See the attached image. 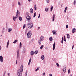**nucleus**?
<instances>
[{
    "label": "nucleus",
    "instance_id": "f257e3e1",
    "mask_svg": "<svg viewBox=\"0 0 76 76\" xmlns=\"http://www.w3.org/2000/svg\"><path fill=\"white\" fill-rule=\"evenodd\" d=\"M20 69H19L17 71V73L18 76H22V72L23 70V66L22 65L20 67Z\"/></svg>",
    "mask_w": 76,
    "mask_h": 76
},
{
    "label": "nucleus",
    "instance_id": "f03ea898",
    "mask_svg": "<svg viewBox=\"0 0 76 76\" xmlns=\"http://www.w3.org/2000/svg\"><path fill=\"white\" fill-rule=\"evenodd\" d=\"M27 26L29 29H32L34 27V23L32 22L28 23L27 24Z\"/></svg>",
    "mask_w": 76,
    "mask_h": 76
},
{
    "label": "nucleus",
    "instance_id": "7ed1b4c3",
    "mask_svg": "<svg viewBox=\"0 0 76 76\" xmlns=\"http://www.w3.org/2000/svg\"><path fill=\"white\" fill-rule=\"evenodd\" d=\"M19 10H17L16 12V16L15 17V16H13V20L14 21H15L16 20V19L18 18V16L19 15Z\"/></svg>",
    "mask_w": 76,
    "mask_h": 76
},
{
    "label": "nucleus",
    "instance_id": "20e7f679",
    "mask_svg": "<svg viewBox=\"0 0 76 76\" xmlns=\"http://www.w3.org/2000/svg\"><path fill=\"white\" fill-rule=\"evenodd\" d=\"M31 35H32V33H31V31H29L27 34V37L28 38H30L31 37Z\"/></svg>",
    "mask_w": 76,
    "mask_h": 76
},
{
    "label": "nucleus",
    "instance_id": "39448f33",
    "mask_svg": "<svg viewBox=\"0 0 76 76\" xmlns=\"http://www.w3.org/2000/svg\"><path fill=\"white\" fill-rule=\"evenodd\" d=\"M26 19H27V21H28V22H30L31 21L30 20L31 19V17L29 15H27V16Z\"/></svg>",
    "mask_w": 76,
    "mask_h": 76
},
{
    "label": "nucleus",
    "instance_id": "423d86ee",
    "mask_svg": "<svg viewBox=\"0 0 76 76\" xmlns=\"http://www.w3.org/2000/svg\"><path fill=\"white\" fill-rule=\"evenodd\" d=\"M3 57L2 56H0V61L1 63H3Z\"/></svg>",
    "mask_w": 76,
    "mask_h": 76
},
{
    "label": "nucleus",
    "instance_id": "0eeeda50",
    "mask_svg": "<svg viewBox=\"0 0 76 76\" xmlns=\"http://www.w3.org/2000/svg\"><path fill=\"white\" fill-rule=\"evenodd\" d=\"M19 57V50H18L17 51V58H18Z\"/></svg>",
    "mask_w": 76,
    "mask_h": 76
},
{
    "label": "nucleus",
    "instance_id": "6e6552de",
    "mask_svg": "<svg viewBox=\"0 0 76 76\" xmlns=\"http://www.w3.org/2000/svg\"><path fill=\"white\" fill-rule=\"evenodd\" d=\"M63 70L64 72V73L66 72V66L63 67Z\"/></svg>",
    "mask_w": 76,
    "mask_h": 76
},
{
    "label": "nucleus",
    "instance_id": "1a4fd4ad",
    "mask_svg": "<svg viewBox=\"0 0 76 76\" xmlns=\"http://www.w3.org/2000/svg\"><path fill=\"white\" fill-rule=\"evenodd\" d=\"M44 39V36H42L40 37V39L39 40L41 41H43Z\"/></svg>",
    "mask_w": 76,
    "mask_h": 76
},
{
    "label": "nucleus",
    "instance_id": "9d476101",
    "mask_svg": "<svg viewBox=\"0 0 76 76\" xmlns=\"http://www.w3.org/2000/svg\"><path fill=\"white\" fill-rule=\"evenodd\" d=\"M26 51V49L25 48H23V54H24V53H25Z\"/></svg>",
    "mask_w": 76,
    "mask_h": 76
},
{
    "label": "nucleus",
    "instance_id": "9b49d317",
    "mask_svg": "<svg viewBox=\"0 0 76 76\" xmlns=\"http://www.w3.org/2000/svg\"><path fill=\"white\" fill-rule=\"evenodd\" d=\"M76 32V29L75 28H73L72 30V32L73 34L75 33Z\"/></svg>",
    "mask_w": 76,
    "mask_h": 76
},
{
    "label": "nucleus",
    "instance_id": "f8f14e48",
    "mask_svg": "<svg viewBox=\"0 0 76 76\" xmlns=\"http://www.w3.org/2000/svg\"><path fill=\"white\" fill-rule=\"evenodd\" d=\"M31 58H30V59L28 62V66H29L30 65V64H31Z\"/></svg>",
    "mask_w": 76,
    "mask_h": 76
},
{
    "label": "nucleus",
    "instance_id": "ddd939ff",
    "mask_svg": "<svg viewBox=\"0 0 76 76\" xmlns=\"http://www.w3.org/2000/svg\"><path fill=\"white\" fill-rule=\"evenodd\" d=\"M52 32L54 35H56V34H57V33L56 32V31H52Z\"/></svg>",
    "mask_w": 76,
    "mask_h": 76
},
{
    "label": "nucleus",
    "instance_id": "4468645a",
    "mask_svg": "<svg viewBox=\"0 0 76 76\" xmlns=\"http://www.w3.org/2000/svg\"><path fill=\"white\" fill-rule=\"evenodd\" d=\"M56 45V42H54V43L53 44V50H54L55 49V45Z\"/></svg>",
    "mask_w": 76,
    "mask_h": 76
},
{
    "label": "nucleus",
    "instance_id": "2eb2a0df",
    "mask_svg": "<svg viewBox=\"0 0 76 76\" xmlns=\"http://www.w3.org/2000/svg\"><path fill=\"white\" fill-rule=\"evenodd\" d=\"M41 58L42 60H44V58H45L44 57V55H43L42 56Z\"/></svg>",
    "mask_w": 76,
    "mask_h": 76
},
{
    "label": "nucleus",
    "instance_id": "dca6fc26",
    "mask_svg": "<svg viewBox=\"0 0 76 76\" xmlns=\"http://www.w3.org/2000/svg\"><path fill=\"white\" fill-rule=\"evenodd\" d=\"M66 35L67 36V38L68 39H70V35H69V34H66Z\"/></svg>",
    "mask_w": 76,
    "mask_h": 76
},
{
    "label": "nucleus",
    "instance_id": "f3484780",
    "mask_svg": "<svg viewBox=\"0 0 76 76\" xmlns=\"http://www.w3.org/2000/svg\"><path fill=\"white\" fill-rule=\"evenodd\" d=\"M30 12L31 13H33V9L31 8L30 10Z\"/></svg>",
    "mask_w": 76,
    "mask_h": 76
},
{
    "label": "nucleus",
    "instance_id": "a211bd4d",
    "mask_svg": "<svg viewBox=\"0 0 76 76\" xmlns=\"http://www.w3.org/2000/svg\"><path fill=\"white\" fill-rule=\"evenodd\" d=\"M34 54V52L33 51H31V56H33Z\"/></svg>",
    "mask_w": 76,
    "mask_h": 76
},
{
    "label": "nucleus",
    "instance_id": "6ab92c4d",
    "mask_svg": "<svg viewBox=\"0 0 76 76\" xmlns=\"http://www.w3.org/2000/svg\"><path fill=\"white\" fill-rule=\"evenodd\" d=\"M55 18V15L54 14L53 15V20H52V21H54V20Z\"/></svg>",
    "mask_w": 76,
    "mask_h": 76
},
{
    "label": "nucleus",
    "instance_id": "aec40b11",
    "mask_svg": "<svg viewBox=\"0 0 76 76\" xmlns=\"http://www.w3.org/2000/svg\"><path fill=\"white\" fill-rule=\"evenodd\" d=\"M12 28H8V32H10V31H12Z\"/></svg>",
    "mask_w": 76,
    "mask_h": 76
},
{
    "label": "nucleus",
    "instance_id": "412c9836",
    "mask_svg": "<svg viewBox=\"0 0 76 76\" xmlns=\"http://www.w3.org/2000/svg\"><path fill=\"white\" fill-rule=\"evenodd\" d=\"M41 40H39L38 41V43L39 44V45H41Z\"/></svg>",
    "mask_w": 76,
    "mask_h": 76
},
{
    "label": "nucleus",
    "instance_id": "4be33fe9",
    "mask_svg": "<svg viewBox=\"0 0 76 76\" xmlns=\"http://www.w3.org/2000/svg\"><path fill=\"white\" fill-rule=\"evenodd\" d=\"M5 30V28H4L2 32V34H4V32H5V31H4Z\"/></svg>",
    "mask_w": 76,
    "mask_h": 76
},
{
    "label": "nucleus",
    "instance_id": "5701e85b",
    "mask_svg": "<svg viewBox=\"0 0 76 76\" xmlns=\"http://www.w3.org/2000/svg\"><path fill=\"white\" fill-rule=\"evenodd\" d=\"M9 40H8L7 43V48H8V47H9Z\"/></svg>",
    "mask_w": 76,
    "mask_h": 76
},
{
    "label": "nucleus",
    "instance_id": "b1692460",
    "mask_svg": "<svg viewBox=\"0 0 76 76\" xmlns=\"http://www.w3.org/2000/svg\"><path fill=\"white\" fill-rule=\"evenodd\" d=\"M19 20H20V21H22V17L20 16L19 17Z\"/></svg>",
    "mask_w": 76,
    "mask_h": 76
},
{
    "label": "nucleus",
    "instance_id": "393cba45",
    "mask_svg": "<svg viewBox=\"0 0 76 76\" xmlns=\"http://www.w3.org/2000/svg\"><path fill=\"white\" fill-rule=\"evenodd\" d=\"M53 37H50L49 38V40L50 41H53Z\"/></svg>",
    "mask_w": 76,
    "mask_h": 76
},
{
    "label": "nucleus",
    "instance_id": "a878e982",
    "mask_svg": "<svg viewBox=\"0 0 76 76\" xmlns=\"http://www.w3.org/2000/svg\"><path fill=\"white\" fill-rule=\"evenodd\" d=\"M34 54H37L38 53V50H36L34 52Z\"/></svg>",
    "mask_w": 76,
    "mask_h": 76
},
{
    "label": "nucleus",
    "instance_id": "bb28decb",
    "mask_svg": "<svg viewBox=\"0 0 76 76\" xmlns=\"http://www.w3.org/2000/svg\"><path fill=\"white\" fill-rule=\"evenodd\" d=\"M45 11L46 12H47L48 11V8H46L45 9Z\"/></svg>",
    "mask_w": 76,
    "mask_h": 76
},
{
    "label": "nucleus",
    "instance_id": "cd10ccee",
    "mask_svg": "<svg viewBox=\"0 0 76 76\" xmlns=\"http://www.w3.org/2000/svg\"><path fill=\"white\" fill-rule=\"evenodd\" d=\"M18 42V40H15L13 42V43L14 44H15L16 42Z\"/></svg>",
    "mask_w": 76,
    "mask_h": 76
},
{
    "label": "nucleus",
    "instance_id": "c85d7f7f",
    "mask_svg": "<svg viewBox=\"0 0 76 76\" xmlns=\"http://www.w3.org/2000/svg\"><path fill=\"white\" fill-rule=\"evenodd\" d=\"M64 40L65 42L66 41V37H65V36H64Z\"/></svg>",
    "mask_w": 76,
    "mask_h": 76
},
{
    "label": "nucleus",
    "instance_id": "c756f323",
    "mask_svg": "<svg viewBox=\"0 0 76 76\" xmlns=\"http://www.w3.org/2000/svg\"><path fill=\"white\" fill-rule=\"evenodd\" d=\"M22 47V42H20V48H21Z\"/></svg>",
    "mask_w": 76,
    "mask_h": 76
},
{
    "label": "nucleus",
    "instance_id": "7c9ffc66",
    "mask_svg": "<svg viewBox=\"0 0 76 76\" xmlns=\"http://www.w3.org/2000/svg\"><path fill=\"white\" fill-rule=\"evenodd\" d=\"M36 15H37L36 12H34L33 16L34 18H35V16H36Z\"/></svg>",
    "mask_w": 76,
    "mask_h": 76
},
{
    "label": "nucleus",
    "instance_id": "2f4dec72",
    "mask_svg": "<svg viewBox=\"0 0 76 76\" xmlns=\"http://www.w3.org/2000/svg\"><path fill=\"white\" fill-rule=\"evenodd\" d=\"M46 1L47 3H50V0H46Z\"/></svg>",
    "mask_w": 76,
    "mask_h": 76
},
{
    "label": "nucleus",
    "instance_id": "473e14b6",
    "mask_svg": "<svg viewBox=\"0 0 76 76\" xmlns=\"http://www.w3.org/2000/svg\"><path fill=\"white\" fill-rule=\"evenodd\" d=\"M43 47H44V45H42L40 47V49L42 50V48H43Z\"/></svg>",
    "mask_w": 76,
    "mask_h": 76
},
{
    "label": "nucleus",
    "instance_id": "72a5a7b5",
    "mask_svg": "<svg viewBox=\"0 0 76 76\" xmlns=\"http://www.w3.org/2000/svg\"><path fill=\"white\" fill-rule=\"evenodd\" d=\"M66 10H67V7H66L65 9L64 12L65 13L66 12Z\"/></svg>",
    "mask_w": 76,
    "mask_h": 76
},
{
    "label": "nucleus",
    "instance_id": "f704fd0d",
    "mask_svg": "<svg viewBox=\"0 0 76 76\" xmlns=\"http://www.w3.org/2000/svg\"><path fill=\"white\" fill-rule=\"evenodd\" d=\"M39 67H38L36 69L35 71H38V70H39Z\"/></svg>",
    "mask_w": 76,
    "mask_h": 76
},
{
    "label": "nucleus",
    "instance_id": "c9c22d12",
    "mask_svg": "<svg viewBox=\"0 0 76 76\" xmlns=\"http://www.w3.org/2000/svg\"><path fill=\"white\" fill-rule=\"evenodd\" d=\"M63 41H64L63 40V37H62V39L61 42L62 44H63Z\"/></svg>",
    "mask_w": 76,
    "mask_h": 76
},
{
    "label": "nucleus",
    "instance_id": "e433bc0d",
    "mask_svg": "<svg viewBox=\"0 0 76 76\" xmlns=\"http://www.w3.org/2000/svg\"><path fill=\"white\" fill-rule=\"evenodd\" d=\"M53 7H51V8H50V12H52V10H53Z\"/></svg>",
    "mask_w": 76,
    "mask_h": 76
},
{
    "label": "nucleus",
    "instance_id": "4c0bfd02",
    "mask_svg": "<svg viewBox=\"0 0 76 76\" xmlns=\"http://www.w3.org/2000/svg\"><path fill=\"white\" fill-rule=\"evenodd\" d=\"M56 64L58 67L60 66V65H59V64H58V63H57Z\"/></svg>",
    "mask_w": 76,
    "mask_h": 76
},
{
    "label": "nucleus",
    "instance_id": "58836bf2",
    "mask_svg": "<svg viewBox=\"0 0 76 76\" xmlns=\"http://www.w3.org/2000/svg\"><path fill=\"white\" fill-rule=\"evenodd\" d=\"M75 3L76 4V0H75L74 1V5L75 6Z\"/></svg>",
    "mask_w": 76,
    "mask_h": 76
},
{
    "label": "nucleus",
    "instance_id": "ea45409f",
    "mask_svg": "<svg viewBox=\"0 0 76 76\" xmlns=\"http://www.w3.org/2000/svg\"><path fill=\"white\" fill-rule=\"evenodd\" d=\"M70 70L69 69L68 70V74L70 73Z\"/></svg>",
    "mask_w": 76,
    "mask_h": 76
},
{
    "label": "nucleus",
    "instance_id": "a19ab883",
    "mask_svg": "<svg viewBox=\"0 0 76 76\" xmlns=\"http://www.w3.org/2000/svg\"><path fill=\"white\" fill-rule=\"evenodd\" d=\"M25 26H26L25 24H24L23 26V29H24V28H25Z\"/></svg>",
    "mask_w": 76,
    "mask_h": 76
},
{
    "label": "nucleus",
    "instance_id": "79ce46f5",
    "mask_svg": "<svg viewBox=\"0 0 76 76\" xmlns=\"http://www.w3.org/2000/svg\"><path fill=\"white\" fill-rule=\"evenodd\" d=\"M40 15H41V14H39V16H38V19H39V18H40Z\"/></svg>",
    "mask_w": 76,
    "mask_h": 76
},
{
    "label": "nucleus",
    "instance_id": "37998d69",
    "mask_svg": "<svg viewBox=\"0 0 76 76\" xmlns=\"http://www.w3.org/2000/svg\"><path fill=\"white\" fill-rule=\"evenodd\" d=\"M34 9L35 10H37V7H34Z\"/></svg>",
    "mask_w": 76,
    "mask_h": 76
},
{
    "label": "nucleus",
    "instance_id": "c03bdc74",
    "mask_svg": "<svg viewBox=\"0 0 76 76\" xmlns=\"http://www.w3.org/2000/svg\"><path fill=\"white\" fill-rule=\"evenodd\" d=\"M68 25H66V28H68Z\"/></svg>",
    "mask_w": 76,
    "mask_h": 76
},
{
    "label": "nucleus",
    "instance_id": "a18cd8bd",
    "mask_svg": "<svg viewBox=\"0 0 76 76\" xmlns=\"http://www.w3.org/2000/svg\"><path fill=\"white\" fill-rule=\"evenodd\" d=\"M1 50V46L0 45V51Z\"/></svg>",
    "mask_w": 76,
    "mask_h": 76
},
{
    "label": "nucleus",
    "instance_id": "49530a36",
    "mask_svg": "<svg viewBox=\"0 0 76 76\" xmlns=\"http://www.w3.org/2000/svg\"><path fill=\"white\" fill-rule=\"evenodd\" d=\"M18 5H20V6L21 4H20V2H18Z\"/></svg>",
    "mask_w": 76,
    "mask_h": 76
},
{
    "label": "nucleus",
    "instance_id": "de8ad7c7",
    "mask_svg": "<svg viewBox=\"0 0 76 76\" xmlns=\"http://www.w3.org/2000/svg\"><path fill=\"white\" fill-rule=\"evenodd\" d=\"M49 76H52V74H49Z\"/></svg>",
    "mask_w": 76,
    "mask_h": 76
},
{
    "label": "nucleus",
    "instance_id": "09e8293b",
    "mask_svg": "<svg viewBox=\"0 0 76 76\" xmlns=\"http://www.w3.org/2000/svg\"><path fill=\"white\" fill-rule=\"evenodd\" d=\"M34 7H37V6L36 5V4L34 5Z\"/></svg>",
    "mask_w": 76,
    "mask_h": 76
},
{
    "label": "nucleus",
    "instance_id": "8fccbe9b",
    "mask_svg": "<svg viewBox=\"0 0 76 76\" xmlns=\"http://www.w3.org/2000/svg\"><path fill=\"white\" fill-rule=\"evenodd\" d=\"M73 48H74V45H73L72 47V49H73Z\"/></svg>",
    "mask_w": 76,
    "mask_h": 76
},
{
    "label": "nucleus",
    "instance_id": "3c124183",
    "mask_svg": "<svg viewBox=\"0 0 76 76\" xmlns=\"http://www.w3.org/2000/svg\"><path fill=\"white\" fill-rule=\"evenodd\" d=\"M26 14H27V15H28V14H29V13L28 12H26Z\"/></svg>",
    "mask_w": 76,
    "mask_h": 76
},
{
    "label": "nucleus",
    "instance_id": "603ef678",
    "mask_svg": "<svg viewBox=\"0 0 76 76\" xmlns=\"http://www.w3.org/2000/svg\"><path fill=\"white\" fill-rule=\"evenodd\" d=\"M45 72H44L43 73V76H45Z\"/></svg>",
    "mask_w": 76,
    "mask_h": 76
},
{
    "label": "nucleus",
    "instance_id": "864d4df0",
    "mask_svg": "<svg viewBox=\"0 0 76 76\" xmlns=\"http://www.w3.org/2000/svg\"><path fill=\"white\" fill-rule=\"evenodd\" d=\"M7 75H8V76H10V73H8Z\"/></svg>",
    "mask_w": 76,
    "mask_h": 76
},
{
    "label": "nucleus",
    "instance_id": "5fc2aeb1",
    "mask_svg": "<svg viewBox=\"0 0 76 76\" xmlns=\"http://www.w3.org/2000/svg\"><path fill=\"white\" fill-rule=\"evenodd\" d=\"M18 63V61H17V60H16V64H17Z\"/></svg>",
    "mask_w": 76,
    "mask_h": 76
},
{
    "label": "nucleus",
    "instance_id": "6e6d98bb",
    "mask_svg": "<svg viewBox=\"0 0 76 76\" xmlns=\"http://www.w3.org/2000/svg\"><path fill=\"white\" fill-rule=\"evenodd\" d=\"M5 74H6V72H4V75H5Z\"/></svg>",
    "mask_w": 76,
    "mask_h": 76
},
{
    "label": "nucleus",
    "instance_id": "4d7b16f0",
    "mask_svg": "<svg viewBox=\"0 0 76 76\" xmlns=\"http://www.w3.org/2000/svg\"><path fill=\"white\" fill-rule=\"evenodd\" d=\"M27 72H28V70H26V74H27Z\"/></svg>",
    "mask_w": 76,
    "mask_h": 76
},
{
    "label": "nucleus",
    "instance_id": "13d9d810",
    "mask_svg": "<svg viewBox=\"0 0 76 76\" xmlns=\"http://www.w3.org/2000/svg\"><path fill=\"white\" fill-rule=\"evenodd\" d=\"M40 27H38V30L39 29Z\"/></svg>",
    "mask_w": 76,
    "mask_h": 76
},
{
    "label": "nucleus",
    "instance_id": "bf43d9fd",
    "mask_svg": "<svg viewBox=\"0 0 76 76\" xmlns=\"http://www.w3.org/2000/svg\"><path fill=\"white\" fill-rule=\"evenodd\" d=\"M45 49L46 50H47V49H48V48H46Z\"/></svg>",
    "mask_w": 76,
    "mask_h": 76
},
{
    "label": "nucleus",
    "instance_id": "052dcab7",
    "mask_svg": "<svg viewBox=\"0 0 76 76\" xmlns=\"http://www.w3.org/2000/svg\"><path fill=\"white\" fill-rule=\"evenodd\" d=\"M25 74H26L25 76H27V74H26V73Z\"/></svg>",
    "mask_w": 76,
    "mask_h": 76
},
{
    "label": "nucleus",
    "instance_id": "680f3d73",
    "mask_svg": "<svg viewBox=\"0 0 76 76\" xmlns=\"http://www.w3.org/2000/svg\"><path fill=\"white\" fill-rule=\"evenodd\" d=\"M0 37H2V35H1Z\"/></svg>",
    "mask_w": 76,
    "mask_h": 76
},
{
    "label": "nucleus",
    "instance_id": "e2e57ef3",
    "mask_svg": "<svg viewBox=\"0 0 76 76\" xmlns=\"http://www.w3.org/2000/svg\"><path fill=\"white\" fill-rule=\"evenodd\" d=\"M61 6H62V4L61 5Z\"/></svg>",
    "mask_w": 76,
    "mask_h": 76
}]
</instances>
